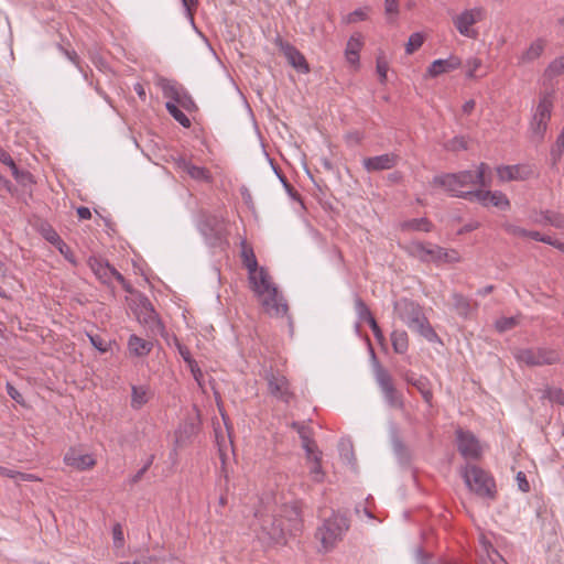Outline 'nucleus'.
Wrapping results in <instances>:
<instances>
[{"instance_id":"obj_22","label":"nucleus","mask_w":564,"mask_h":564,"mask_svg":"<svg viewBox=\"0 0 564 564\" xmlns=\"http://www.w3.org/2000/svg\"><path fill=\"white\" fill-rule=\"evenodd\" d=\"M403 379L406 381L408 384L413 386L421 393L426 404H432L433 392L431 389V382L426 377L420 376L419 378H416L414 373L408 371L404 373Z\"/></svg>"},{"instance_id":"obj_32","label":"nucleus","mask_w":564,"mask_h":564,"mask_svg":"<svg viewBox=\"0 0 564 564\" xmlns=\"http://www.w3.org/2000/svg\"><path fill=\"white\" fill-rule=\"evenodd\" d=\"M402 230H415L429 232L432 230V223L427 218H414L401 224Z\"/></svg>"},{"instance_id":"obj_19","label":"nucleus","mask_w":564,"mask_h":564,"mask_svg":"<svg viewBox=\"0 0 564 564\" xmlns=\"http://www.w3.org/2000/svg\"><path fill=\"white\" fill-rule=\"evenodd\" d=\"M64 463L77 470H86L93 468L96 464V460L89 454H80L75 448H69L65 456Z\"/></svg>"},{"instance_id":"obj_64","label":"nucleus","mask_w":564,"mask_h":564,"mask_svg":"<svg viewBox=\"0 0 564 564\" xmlns=\"http://www.w3.org/2000/svg\"><path fill=\"white\" fill-rule=\"evenodd\" d=\"M346 140L349 144H359L362 140V134L355 131L346 134Z\"/></svg>"},{"instance_id":"obj_33","label":"nucleus","mask_w":564,"mask_h":564,"mask_svg":"<svg viewBox=\"0 0 564 564\" xmlns=\"http://www.w3.org/2000/svg\"><path fill=\"white\" fill-rule=\"evenodd\" d=\"M41 231H42L43 237L48 242H51L52 245L57 247V249L61 251V253H64L63 248H66L68 250V246L61 239L59 235L50 225L42 226Z\"/></svg>"},{"instance_id":"obj_48","label":"nucleus","mask_w":564,"mask_h":564,"mask_svg":"<svg viewBox=\"0 0 564 564\" xmlns=\"http://www.w3.org/2000/svg\"><path fill=\"white\" fill-rule=\"evenodd\" d=\"M446 149L449 151L466 150L467 141L465 140L464 137H455L447 142Z\"/></svg>"},{"instance_id":"obj_59","label":"nucleus","mask_w":564,"mask_h":564,"mask_svg":"<svg viewBox=\"0 0 564 564\" xmlns=\"http://www.w3.org/2000/svg\"><path fill=\"white\" fill-rule=\"evenodd\" d=\"M480 65H481V61L478 58H473V59L468 61V70L466 73V76L468 78H475L476 77L475 73L480 67Z\"/></svg>"},{"instance_id":"obj_11","label":"nucleus","mask_w":564,"mask_h":564,"mask_svg":"<svg viewBox=\"0 0 564 564\" xmlns=\"http://www.w3.org/2000/svg\"><path fill=\"white\" fill-rule=\"evenodd\" d=\"M456 444L459 454L471 460H478L482 456L484 446L470 431L462 427L456 430Z\"/></svg>"},{"instance_id":"obj_62","label":"nucleus","mask_w":564,"mask_h":564,"mask_svg":"<svg viewBox=\"0 0 564 564\" xmlns=\"http://www.w3.org/2000/svg\"><path fill=\"white\" fill-rule=\"evenodd\" d=\"M115 544L121 546L123 543V533L120 524H116L112 529Z\"/></svg>"},{"instance_id":"obj_45","label":"nucleus","mask_w":564,"mask_h":564,"mask_svg":"<svg viewBox=\"0 0 564 564\" xmlns=\"http://www.w3.org/2000/svg\"><path fill=\"white\" fill-rule=\"evenodd\" d=\"M544 397H546L551 402L558 403L564 405V390L558 388H547L544 392Z\"/></svg>"},{"instance_id":"obj_57","label":"nucleus","mask_w":564,"mask_h":564,"mask_svg":"<svg viewBox=\"0 0 564 564\" xmlns=\"http://www.w3.org/2000/svg\"><path fill=\"white\" fill-rule=\"evenodd\" d=\"M281 182L283 183L288 194L295 200H301V195L299 194V192L288 182V180L285 178V176L283 175H279Z\"/></svg>"},{"instance_id":"obj_39","label":"nucleus","mask_w":564,"mask_h":564,"mask_svg":"<svg viewBox=\"0 0 564 564\" xmlns=\"http://www.w3.org/2000/svg\"><path fill=\"white\" fill-rule=\"evenodd\" d=\"M424 41H425V36L422 33H420V32L412 33L409 37L408 43L405 44L406 54H409V55L413 54L415 51H417L423 45Z\"/></svg>"},{"instance_id":"obj_38","label":"nucleus","mask_w":564,"mask_h":564,"mask_svg":"<svg viewBox=\"0 0 564 564\" xmlns=\"http://www.w3.org/2000/svg\"><path fill=\"white\" fill-rule=\"evenodd\" d=\"M195 425H180L175 431V444L177 447H182L186 444L187 440L194 433Z\"/></svg>"},{"instance_id":"obj_17","label":"nucleus","mask_w":564,"mask_h":564,"mask_svg":"<svg viewBox=\"0 0 564 564\" xmlns=\"http://www.w3.org/2000/svg\"><path fill=\"white\" fill-rule=\"evenodd\" d=\"M399 162V155L395 153H384L377 156L365 158L364 169L367 172H379L393 169Z\"/></svg>"},{"instance_id":"obj_52","label":"nucleus","mask_w":564,"mask_h":564,"mask_svg":"<svg viewBox=\"0 0 564 564\" xmlns=\"http://www.w3.org/2000/svg\"><path fill=\"white\" fill-rule=\"evenodd\" d=\"M367 19V12L364 9H357L350 12L347 18V23H356L358 21H365Z\"/></svg>"},{"instance_id":"obj_35","label":"nucleus","mask_w":564,"mask_h":564,"mask_svg":"<svg viewBox=\"0 0 564 564\" xmlns=\"http://www.w3.org/2000/svg\"><path fill=\"white\" fill-rule=\"evenodd\" d=\"M174 343H175V346H176L180 355L182 356L183 360L187 364V366L191 368L192 372L195 373L196 370L198 372H200V370L197 367L196 360L191 355L189 349L185 345H183L177 339V337H174Z\"/></svg>"},{"instance_id":"obj_47","label":"nucleus","mask_w":564,"mask_h":564,"mask_svg":"<svg viewBox=\"0 0 564 564\" xmlns=\"http://www.w3.org/2000/svg\"><path fill=\"white\" fill-rule=\"evenodd\" d=\"M90 344L100 352H107L109 350L110 343L104 339L99 335H88Z\"/></svg>"},{"instance_id":"obj_5","label":"nucleus","mask_w":564,"mask_h":564,"mask_svg":"<svg viewBox=\"0 0 564 564\" xmlns=\"http://www.w3.org/2000/svg\"><path fill=\"white\" fill-rule=\"evenodd\" d=\"M410 256L422 262L436 264L455 263L460 261L459 253L455 249H444L437 245L412 241L405 247Z\"/></svg>"},{"instance_id":"obj_29","label":"nucleus","mask_w":564,"mask_h":564,"mask_svg":"<svg viewBox=\"0 0 564 564\" xmlns=\"http://www.w3.org/2000/svg\"><path fill=\"white\" fill-rule=\"evenodd\" d=\"M158 85L162 89L164 97L172 99L174 102L184 90L182 86L164 77L159 78Z\"/></svg>"},{"instance_id":"obj_15","label":"nucleus","mask_w":564,"mask_h":564,"mask_svg":"<svg viewBox=\"0 0 564 564\" xmlns=\"http://www.w3.org/2000/svg\"><path fill=\"white\" fill-rule=\"evenodd\" d=\"M275 44L293 68L302 74L310 73V65L305 56L294 45L283 41L280 36L276 37Z\"/></svg>"},{"instance_id":"obj_40","label":"nucleus","mask_w":564,"mask_h":564,"mask_svg":"<svg viewBox=\"0 0 564 564\" xmlns=\"http://www.w3.org/2000/svg\"><path fill=\"white\" fill-rule=\"evenodd\" d=\"M564 73V56L552 61L545 69V76L553 78Z\"/></svg>"},{"instance_id":"obj_42","label":"nucleus","mask_w":564,"mask_h":564,"mask_svg":"<svg viewBox=\"0 0 564 564\" xmlns=\"http://www.w3.org/2000/svg\"><path fill=\"white\" fill-rule=\"evenodd\" d=\"M543 219L555 228H564V215L551 210L541 213Z\"/></svg>"},{"instance_id":"obj_36","label":"nucleus","mask_w":564,"mask_h":564,"mask_svg":"<svg viewBox=\"0 0 564 564\" xmlns=\"http://www.w3.org/2000/svg\"><path fill=\"white\" fill-rule=\"evenodd\" d=\"M564 152V127L561 130V133L557 135L555 143L552 145L550 155L552 165L555 166L562 158Z\"/></svg>"},{"instance_id":"obj_20","label":"nucleus","mask_w":564,"mask_h":564,"mask_svg":"<svg viewBox=\"0 0 564 564\" xmlns=\"http://www.w3.org/2000/svg\"><path fill=\"white\" fill-rule=\"evenodd\" d=\"M500 181H524L531 177L532 170L524 165H502L497 167Z\"/></svg>"},{"instance_id":"obj_8","label":"nucleus","mask_w":564,"mask_h":564,"mask_svg":"<svg viewBox=\"0 0 564 564\" xmlns=\"http://www.w3.org/2000/svg\"><path fill=\"white\" fill-rule=\"evenodd\" d=\"M297 427V433L301 438L302 447L306 453V458L313 463L311 474L314 481L322 482L324 479V471L322 468V451H319L315 440L312 437L311 425H293Z\"/></svg>"},{"instance_id":"obj_26","label":"nucleus","mask_w":564,"mask_h":564,"mask_svg":"<svg viewBox=\"0 0 564 564\" xmlns=\"http://www.w3.org/2000/svg\"><path fill=\"white\" fill-rule=\"evenodd\" d=\"M545 46H546L545 40H543L541 37L534 40L530 44V46L520 56V63L525 64V63H531V62L535 61L536 58H539L542 55Z\"/></svg>"},{"instance_id":"obj_3","label":"nucleus","mask_w":564,"mask_h":564,"mask_svg":"<svg viewBox=\"0 0 564 564\" xmlns=\"http://www.w3.org/2000/svg\"><path fill=\"white\" fill-rule=\"evenodd\" d=\"M394 312L410 329L416 332L430 341L437 338V334L423 313L422 307L409 299H401L394 303Z\"/></svg>"},{"instance_id":"obj_27","label":"nucleus","mask_w":564,"mask_h":564,"mask_svg":"<svg viewBox=\"0 0 564 564\" xmlns=\"http://www.w3.org/2000/svg\"><path fill=\"white\" fill-rule=\"evenodd\" d=\"M88 263L94 273L96 274V276L102 283L110 282L112 267L108 262H104L102 260L97 258H90Z\"/></svg>"},{"instance_id":"obj_6","label":"nucleus","mask_w":564,"mask_h":564,"mask_svg":"<svg viewBox=\"0 0 564 564\" xmlns=\"http://www.w3.org/2000/svg\"><path fill=\"white\" fill-rule=\"evenodd\" d=\"M462 477L464 478L467 487L477 496L491 500L496 498L497 491L495 479L480 467L467 464L462 469Z\"/></svg>"},{"instance_id":"obj_1","label":"nucleus","mask_w":564,"mask_h":564,"mask_svg":"<svg viewBox=\"0 0 564 564\" xmlns=\"http://www.w3.org/2000/svg\"><path fill=\"white\" fill-rule=\"evenodd\" d=\"M260 529L257 535L264 545H285L289 536L302 533L304 523L299 502L284 503L275 514H265L261 510L254 512Z\"/></svg>"},{"instance_id":"obj_54","label":"nucleus","mask_w":564,"mask_h":564,"mask_svg":"<svg viewBox=\"0 0 564 564\" xmlns=\"http://www.w3.org/2000/svg\"><path fill=\"white\" fill-rule=\"evenodd\" d=\"M384 11L390 18L399 13V0H384Z\"/></svg>"},{"instance_id":"obj_25","label":"nucleus","mask_w":564,"mask_h":564,"mask_svg":"<svg viewBox=\"0 0 564 564\" xmlns=\"http://www.w3.org/2000/svg\"><path fill=\"white\" fill-rule=\"evenodd\" d=\"M153 344L150 340H145L137 335H131L128 340V349L131 355L137 357H144L152 350Z\"/></svg>"},{"instance_id":"obj_37","label":"nucleus","mask_w":564,"mask_h":564,"mask_svg":"<svg viewBox=\"0 0 564 564\" xmlns=\"http://www.w3.org/2000/svg\"><path fill=\"white\" fill-rule=\"evenodd\" d=\"M453 300H454V307H455L456 312L460 316H464V317L468 316V314L471 311V305H470L469 299H467L463 294L454 293Z\"/></svg>"},{"instance_id":"obj_49","label":"nucleus","mask_w":564,"mask_h":564,"mask_svg":"<svg viewBox=\"0 0 564 564\" xmlns=\"http://www.w3.org/2000/svg\"><path fill=\"white\" fill-rule=\"evenodd\" d=\"M377 73L379 75V80L381 84H384L387 82V73L389 69L388 63L382 58H377Z\"/></svg>"},{"instance_id":"obj_10","label":"nucleus","mask_w":564,"mask_h":564,"mask_svg":"<svg viewBox=\"0 0 564 564\" xmlns=\"http://www.w3.org/2000/svg\"><path fill=\"white\" fill-rule=\"evenodd\" d=\"M514 357L519 362H523L529 367L550 366L560 362V354L551 348H523L514 352Z\"/></svg>"},{"instance_id":"obj_56","label":"nucleus","mask_w":564,"mask_h":564,"mask_svg":"<svg viewBox=\"0 0 564 564\" xmlns=\"http://www.w3.org/2000/svg\"><path fill=\"white\" fill-rule=\"evenodd\" d=\"M517 482H518V487L519 489L522 491V492H529L530 491V484L527 479V476L523 471H519L517 474Z\"/></svg>"},{"instance_id":"obj_50","label":"nucleus","mask_w":564,"mask_h":564,"mask_svg":"<svg viewBox=\"0 0 564 564\" xmlns=\"http://www.w3.org/2000/svg\"><path fill=\"white\" fill-rule=\"evenodd\" d=\"M373 333V336L376 338V340L378 341L379 345L381 346H384L386 345V337L380 328V326L378 325L376 318L373 321H370V323L368 324Z\"/></svg>"},{"instance_id":"obj_9","label":"nucleus","mask_w":564,"mask_h":564,"mask_svg":"<svg viewBox=\"0 0 564 564\" xmlns=\"http://www.w3.org/2000/svg\"><path fill=\"white\" fill-rule=\"evenodd\" d=\"M370 350H371L372 359L375 360L376 381L379 384L387 403L394 409H403V406H404L403 395L394 387L392 376L377 360L373 349L371 348Z\"/></svg>"},{"instance_id":"obj_16","label":"nucleus","mask_w":564,"mask_h":564,"mask_svg":"<svg viewBox=\"0 0 564 564\" xmlns=\"http://www.w3.org/2000/svg\"><path fill=\"white\" fill-rule=\"evenodd\" d=\"M433 185L445 188L453 196L464 198L467 200H474L475 189H460L457 181L456 173H447L437 175L433 178Z\"/></svg>"},{"instance_id":"obj_58","label":"nucleus","mask_w":564,"mask_h":564,"mask_svg":"<svg viewBox=\"0 0 564 564\" xmlns=\"http://www.w3.org/2000/svg\"><path fill=\"white\" fill-rule=\"evenodd\" d=\"M111 278H115L127 292H129V293L132 292L131 285L127 282L124 276L119 271H117L113 267L111 270Z\"/></svg>"},{"instance_id":"obj_23","label":"nucleus","mask_w":564,"mask_h":564,"mask_svg":"<svg viewBox=\"0 0 564 564\" xmlns=\"http://www.w3.org/2000/svg\"><path fill=\"white\" fill-rule=\"evenodd\" d=\"M144 311L139 316L141 323L149 326L153 334L162 333L164 330V325L159 318L158 313L154 311L152 304L148 302V304L143 305Z\"/></svg>"},{"instance_id":"obj_46","label":"nucleus","mask_w":564,"mask_h":564,"mask_svg":"<svg viewBox=\"0 0 564 564\" xmlns=\"http://www.w3.org/2000/svg\"><path fill=\"white\" fill-rule=\"evenodd\" d=\"M175 102L187 111H192L197 108L193 98L185 90L181 93L180 97L176 99Z\"/></svg>"},{"instance_id":"obj_28","label":"nucleus","mask_w":564,"mask_h":564,"mask_svg":"<svg viewBox=\"0 0 564 564\" xmlns=\"http://www.w3.org/2000/svg\"><path fill=\"white\" fill-rule=\"evenodd\" d=\"M178 166L194 180L209 181L212 178L207 169L196 166L184 159L180 160Z\"/></svg>"},{"instance_id":"obj_55","label":"nucleus","mask_w":564,"mask_h":564,"mask_svg":"<svg viewBox=\"0 0 564 564\" xmlns=\"http://www.w3.org/2000/svg\"><path fill=\"white\" fill-rule=\"evenodd\" d=\"M7 392L17 403L24 405V399H23L22 394L10 382L7 383Z\"/></svg>"},{"instance_id":"obj_31","label":"nucleus","mask_w":564,"mask_h":564,"mask_svg":"<svg viewBox=\"0 0 564 564\" xmlns=\"http://www.w3.org/2000/svg\"><path fill=\"white\" fill-rule=\"evenodd\" d=\"M362 46L360 36H351L347 42L346 58L350 64H356L359 61V51Z\"/></svg>"},{"instance_id":"obj_24","label":"nucleus","mask_w":564,"mask_h":564,"mask_svg":"<svg viewBox=\"0 0 564 564\" xmlns=\"http://www.w3.org/2000/svg\"><path fill=\"white\" fill-rule=\"evenodd\" d=\"M240 257L243 267L248 270L249 280H253L254 272L261 267L258 265L253 248L246 240L241 241Z\"/></svg>"},{"instance_id":"obj_61","label":"nucleus","mask_w":564,"mask_h":564,"mask_svg":"<svg viewBox=\"0 0 564 564\" xmlns=\"http://www.w3.org/2000/svg\"><path fill=\"white\" fill-rule=\"evenodd\" d=\"M33 176L29 171H20L18 176L15 177V181L20 183L23 186H26L31 183H33Z\"/></svg>"},{"instance_id":"obj_12","label":"nucleus","mask_w":564,"mask_h":564,"mask_svg":"<svg viewBox=\"0 0 564 564\" xmlns=\"http://www.w3.org/2000/svg\"><path fill=\"white\" fill-rule=\"evenodd\" d=\"M485 19V11L481 8H474L463 11L460 14L453 19V23L457 31L467 37L477 39L478 32L471 26Z\"/></svg>"},{"instance_id":"obj_44","label":"nucleus","mask_w":564,"mask_h":564,"mask_svg":"<svg viewBox=\"0 0 564 564\" xmlns=\"http://www.w3.org/2000/svg\"><path fill=\"white\" fill-rule=\"evenodd\" d=\"M147 401V392L144 391V389L142 387H132V406L140 408Z\"/></svg>"},{"instance_id":"obj_41","label":"nucleus","mask_w":564,"mask_h":564,"mask_svg":"<svg viewBox=\"0 0 564 564\" xmlns=\"http://www.w3.org/2000/svg\"><path fill=\"white\" fill-rule=\"evenodd\" d=\"M355 304L360 321L367 322L369 324L370 321L375 319L371 311L369 310L368 305L362 301V299L357 297Z\"/></svg>"},{"instance_id":"obj_21","label":"nucleus","mask_w":564,"mask_h":564,"mask_svg":"<svg viewBox=\"0 0 564 564\" xmlns=\"http://www.w3.org/2000/svg\"><path fill=\"white\" fill-rule=\"evenodd\" d=\"M460 65L462 59L455 55H451L445 59H435L427 68L426 75L434 78L442 74L455 70L460 67Z\"/></svg>"},{"instance_id":"obj_34","label":"nucleus","mask_w":564,"mask_h":564,"mask_svg":"<svg viewBox=\"0 0 564 564\" xmlns=\"http://www.w3.org/2000/svg\"><path fill=\"white\" fill-rule=\"evenodd\" d=\"M167 112L184 128L191 127V120L188 117L175 105V102L167 101L166 105Z\"/></svg>"},{"instance_id":"obj_63","label":"nucleus","mask_w":564,"mask_h":564,"mask_svg":"<svg viewBox=\"0 0 564 564\" xmlns=\"http://www.w3.org/2000/svg\"><path fill=\"white\" fill-rule=\"evenodd\" d=\"M183 6L185 7L187 14L193 18L194 11L197 8L198 0H182Z\"/></svg>"},{"instance_id":"obj_13","label":"nucleus","mask_w":564,"mask_h":564,"mask_svg":"<svg viewBox=\"0 0 564 564\" xmlns=\"http://www.w3.org/2000/svg\"><path fill=\"white\" fill-rule=\"evenodd\" d=\"M489 172V165L486 163H480L476 172L462 171L456 173L459 188L465 189L475 185H479L480 187H489L491 185V178L490 176H487Z\"/></svg>"},{"instance_id":"obj_14","label":"nucleus","mask_w":564,"mask_h":564,"mask_svg":"<svg viewBox=\"0 0 564 564\" xmlns=\"http://www.w3.org/2000/svg\"><path fill=\"white\" fill-rule=\"evenodd\" d=\"M265 380L268 382L269 393L285 402L290 403L294 398L293 392L290 390L289 380L279 372H273L272 370L265 373Z\"/></svg>"},{"instance_id":"obj_60","label":"nucleus","mask_w":564,"mask_h":564,"mask_svg":"<svg viewBox=\"0 0 564 564\" xmlns=\"http://www.w3.org/2000/svg\"><path fill=\"white\" fill-rule=\"evenodd\" d=\"M479 543L482 547V550L490 556V552L495 553L497 556L500 557L499 553L495 550L491 542L485 536L480 535Z\"/></svg>"},{"instance_id":"obj_4","label":"nucleus","mask_w":564,"mask_h":564,"mask_svg":"<svg viewBox=\"0 0 564 564\" xmlns=\"http://www.w3.org/2000/svg\"><path fill=\"white\" fill-rule=\"evenodd\" d=\"M349 520L339 512H333L317 528L315 538L321 542L324 552L332 551L349 530Z\"/></svg>"},{"instance_id":"obj_30","label":"nucleus","mask_w":564,"mask_h":564,"mask_svg":"<svg viewBox=\"0 0 564 564\" xmlns=\"http://www.w3.org/2000/svg\"><path fill=\"white\" fill-rule=\"evenodd\" d=\"M391 344L394 352L404 354L409 348V337L405 330H393L391 333Z\"/></svg>"},{"instance_id":"obj_7","label":"nucleus","mask_w":564,"mask_h":564,"mask_svg":"<svg viewBox=\"0 0 564 564\" xmlns=\"http://www.w3.org/2000/svg\"><path fill=\"white\" fill-rule=\"evenodd\" d=\"M553 110V94L544 93L539 100V104L534 110L532 119L530 121V131L532 139L541 142L547 130L549 122L551 120Z\"/></svg>"},{"instance_id":"obj_18","label":"nucleus","mask_w":564,"mask_h":564,"mask_svg":"<svg viewBox=\"0 0 564 564\" xmlns=\"http://www.w3.org/2000/svg\"><path fill=\"white\" fill-rule=\"evenodd\" d=\"M474 200L480 202L484 206L492 205L500 209H507L510 206V202L507 196L499 191H484V189H475Z\"/></svg>"},{"instance_id":"obj_2","label":"nucleus","mask_w":564,"mask_h":564,"mask_svg":"<svg viewBox=\"0 0 564 564\" xmlns=\"http://www.w3.org/2000/svg\"><path fill=\"white\" fill-rule=\"evenodd\" d=\"M254 279L249 280L252 291L258 295L264 311L271 316H283L288 304L279 295L278 288L272 283L269 272L261 267L254 272Z\"/></svg>"},{"instance_id":"obj_53","label":"nucleus","mask_w":564,"mask_h":564,"mask_svg":"<svg viewBox=\"0 0 564 564\" xmlns=\"http://www.w3.org/2000/svg\"><path fill=\"white\" fill-rule=\"evenodd\" d=\"M503 228L505 230L512 235V236H517V237H528V231L527 229L522 228V227H519V226H516V225H511V224H506L503 225Z\"/></svg>"},{"instance_id":"obj_43","label":"nucleus","mask_w":564,"mask_h":564,"mask_svg":"<svg viewBox=\"0 0 564 564\" xmlns=\"http://www.w3.org/2000/svg\"><path fill=\"white\" fill-rule=\"evenodd\" d=\"M232 427L234 425H229V424H226V425H217L215 427V436H216V441H217V444L219 446V452H220V455L223 456V445H221V442H220V438L224 440V431H226L227 433V436L229 438V442L232 443L231 441V437H232Z\"/></svg>"},{"instance_id":"obj_51","label":"nucleus","mask_w":564,"mask_h":564,"mask_svg":"<svg viewBox=\"0 0 564 564\" xmlns=\"http://www.w3.org/2000/svg\"><path fill=\"white\" fill-rule=\"evenodd\" d=\"M516 325H517V321L514 317H506V318L499 319L496 323V327L499 332L509 330V329L513 328Z\"/></svg>"}]
</instances>
